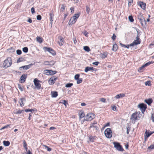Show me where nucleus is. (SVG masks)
Masks as SVG:
<instances>
[{
    "label": "nucleus",
    "mask_w": 154,
    "mask_h": 154,
    "mask_svg": "<svg viewBox=\"0 0 154 154\" xmlns=\"http://www.w3.org/2000/svg\"><path fill=\"white\" fill-rule=\"evenodd\" d=\"M12 64V59L11 57H8L4 61L3 63V67L5 69L10 66Z\"/></svg>",
    "instance_id": "nucleus-1"
},
{
    "label": "nucleus",
    "mask_w": 154,
    "mask_h": 154,
    "mask_svg": "<svg viewBox=\"0 0 154 154\" xmlns=\"http://www.w3.org/2000/svg\"><path fill=\"white\" fill-rule=\"evenodd\" d=\"M80 16L79 14H75L74 15L71 17L69 22V25H72V24L75 23L77 20V19Z\"/></svg>",
    "instance_id": "nucleus-2"
},
{
    "label": "nucleus",
    "mask_w": 154,
    "mask_h": 154,
    "mask_svg": "<svg viewBox=\"0 0 154 154\" xmlns=\"http://www.w3.org/2000/svg\"><path fill=\"white\" fill-rule=\"evenodd\" d=\"M95 117V115L92 113L87 114L84 119L85 121H91Z\"/></svg>",
    "instance_id": "nucleus-3"
},
{
    "label": "nucleus",
    "mask_w": 154,
    "mask_h": 154,
    "mask_svg": "<svg viewBox=\"0 0 154 154\" xmlns=\"http://www.w3.org/2000/svg\"><path fill=\"white\" fill-rule=\"evenodd\" d=\"M104 134L106 137L108 138H110L112 135V132L110 128H106L104 131Z\"/></svg>",
    "instance_id": "nucleus-4"
},
{
    "label": "nucleus",
    "mask_w": 154,
    "mask_h": 154,
    "mask_svg": "<svg viewBox=\"0 0 154 154\" xmlns=\"http://www.w3.org/2000/svg\"><path fill=\"white\" fill-rule=\"evenodd\" d=\"M138 107L140 109L142 113L143 114L147 108V106L146 104L144 103H141L138 105Z\"/></svg>",
    "instance_id": "nucleus-5"
},
{
    "label": "nucleus",
    "mask_w": 154,
    "mask_h": 154,
    "mask_svg": "<svg viewBox=\"0 0 154 154\" xmlns=\"http://www.w3.org/2000/svg\"><path fill=\"white\" fill-rule=\"evenodd\" d=\"M113 144L114 145V147L119 151H122L124 149L120 143L117 142H114Z\"/></svg>",
    "instance_id": "nucleus-6"
},
{
    "label": "nucleus",
    "mask_w": 154,
    "mask_h": 154,
    "mask_svg": "<svg viewBox=\"0 0 154 154\" xmlns=\"http://www.w3.org/2000/svg\"><path fill=\"white\" fill-rule=\"evenodd\" d=\"M41 81L36 78L34 80V84L35 86V88L38 90L40 89L41 88V84L39 83Z\"/></svg>",
    "instance_id": "nucleus-7"
},
{
    "label": "nucleus",
    "mask_w": 154,
    "mask_h": 154,
    "mask_svg": "<svg viewBox=\"0 0 154 154\" xmlns=\"http://www.w3.org/2000/svg\"><path fill=\"white\" fill-rule=\"evenodd\" d=\"M44 50H45V51H46L49 52L52 55H55L56 53L55 51L52 48H48L46 47H45L43 48Z\"/></svg>",
    "instance_id": "nucleus-8"
},
{
    "label": "nucleus",
    "mask_w": 154,
    "mask_h": 154,
    "mask_svg": "<svg viewBox=\"0 0 154 154\" xmlns=\"http://www.w3.org/2000/svg\"><path fill=\"white\" fill-rule=\"evenodd\" d=\"M138 19L139 20L142 26H143L144 24H146V22L144 17L142 15H139L138 17Z\"/></svg>",
    "instance_id": "nucleus-9"
},
{
    "label": "nucleus",
    "mask_w": 154,
    "mask_h": 154,
    "mask_svg": "<svg viewBox=\"0 0 154 154\" xmlns=\"http://www.w3.org/2000/svg\"><path fill=\"white\" fill-rule=\"evenodd\" d=\"M54 11L52 9L50 11L49 14L50 18V23L51 24V26H52V23L53 21V17H54V14H53Z\"/></svg>",
    "instance_id": "nucleus-10"
},
{
    "label": "nucleus",
    "mask_w": 154,
    "mask_h": 154,
    "mask_svg": "<svg viewBox=\"0 0 154 154\" xmlns=\"http://www.w3.org/2000/svg\"><path fill=\"white\" fill-rule=\"evenodd\" d=\"M32 65V64H29L27 65H26V66H22L21 67H20L19 68V69H20V70H22L23 69L27 70V69H29V68H30L31 67V66Z\"/></svg>",
    "instance_id": "nucleus-11"
},
{
    "label": "nucleus",
    "mask_w": 154,
    "mask_h": 154,
    "mask_svg": "<svg viewBox=\"0 0 154 154\" xmlns=\"http://www.w3.org/2000/svg\"><path fill=\"white\" fill-rule=\"evenodd\" d=\"M58 39L59 40L58 42V43L60 46H62L63 44L64 39L63 38L60 36L58 37Z\"/></svg>",
    "instance_id": "nucleus-12"
},
{
    "label": "nucleus",
    "mask_w": 154,
    "mask_h": 154,
    "mask_svg": "<svg viewBox=\"0 0 154 154\" xmlns=\"http://www.w3.org/2000/svg\"><path fill=\"white\" fill-rule=\"evenodd\" d=\"M137 116L136 112L135 113H133L131 115L130 119L132 121H135L137 119Z\"/></svg>",
    "instance_id": "nucleus-13"
},
{
    "label": "nucleus",
    "mask_w": 154,
    "mask_h": 154,
    "mask_svg": "<svg viewBox=\"0 0 154 154\" xmlns=\"http://www.w3.org/2000/svg\"><path fill=\"white\" fill-rule=\"evenodd\" d=\"M137 4L143 9H146V4L143 2L140 1L138 2Z\"/></svg>",
    "instance_id": "nucleus-14"
},
{
    "label": "nucleus",
    "mask_w": 154,
    "mask_h": 154,
    "mask_svg": "<svg viewBox=\"0 0 154 154\" xmlns=\"http://www.w3.org/2000/svg\"><path fill=\"white\" fill-rule=\"evenodd\" d=\"M95 128L96 131H98L99 129V127L97 125V122L93 123L91 124L90 126V128Z\"/></svg>",
    "instance_id": "nucleus-15"
},
{
    "label": "nucleus",
    "mask_w": 154,
    "mask_h": 154,
    "mask_svg": "<svg viewBox=\"0 0 154 154\" xmlns=\"http://www.w3.org/2000/svg\"><path fill=\"white\" fill-rule=\"evenodd\" d=\"M27 77V74H23L20 78V80L21 81V83H23L24 82H25Z\"/></svg>",
    "instance_id": "nucleus-16"
},
{
    "label": "nucleus",
    "mask_w": 154,
    "mask_h": 154,
    "mask_svg": "<svg viewBox=\"0 0 154 154\" xmlns=\"http://www.w3.org/2000/svg\"><path fill=\"white\" fill-rule=\"evenodd\" d=\"M94 69H95L93 67L87 66L85 68L84 71L85 72H87L89 71L93 72L94 70Z\"/></svg>",
    "instance_id": "nucleus-17"
},
{
    "label": "nucleus",
    "mask_w": 154,
    "mask_h": 154,
    "mask_svg": "<svg viewBox=\"0 0 154 154\" xmlns=\"http://www.w3.org/2000/svg\"><path fill=\"white\" fill-rule=\"evenodd\" d=\"M26 99L25 98H21L19 99V102L20 104V106L22 107L24 106V102H26Z\"/></svg>",
    "instance_id": "nucleus-18"
},
{
    "label": "nucleus",
    "mask_w": 154,
    "mask_h": 154,
    "mask_svg": "<svg viewBox=\"0 0 154 154\" xmlns=\"http://www.w3.org/2000/svg\"><path fill=\"white\" fill-rule=\"evenodd\" d=\"M46 73L47 75H52L55 74L57 73L56 71H53L52 70H46Z\"/></svg>",
    "instance_id": "nucleus-19"
},
{
    "label": "nucleus",
    "mask_w": 154,
    "mask_h": 154,
    "mask_svg": "<svg viewBox=\"0 0 154 154\" xmlns=\"http://www.w3.org/2000/svg\"><path fill=\"white\" fill-rule=\"evenodd\" d=\"M144 102L149 105H150L153 101L152 99L149 98L148 99H145Z\"/></svg>",
    "instance_id": "nucleus-20"
},
{
    "label": "nucleus",
    "mask_w": 154,
    "mask_h": 154,
    "mask_svg": "<svg viewBox=\"0 0 154 154\" xmlns=\"http://www.w3.org/2000/svg\"><path fill=\"white\" fill-rule=\"evenodd\" d=\"M57 79V78H51L50 79V84L51 85L54 84Z\"/></svg>",
    "instance_id": "nucleus-21"
},
{
    "label": "nucleus",
    "mask_w": 154,
    "mask_h": 154,
    "mask_svg": "<svg viewBox=\"0 0 154 154\" xmlns=\"http://www.w3.org/2000/svg\"><path fill=\"white\" fill-rule=\"evenodd\" d=\"M118 48V47L117 45L115 43V44L113 45L112 50L114 52H116L117 51Z\"/></svg>",
    "instance_id": "nucleus-22"
},
{
    "label": "nucleus",
    "mask_w": 154,
    "mask_h": 154,
    "mask_svg": "<svg viewBox=\"0 0 154 154\" xmlns=\"http://www.w3.org/2000/svg\"><path fill=\"white\" fill-rule=\"evenodd\" d=\"M51 94L53 97H56L58 96V93L57 91H51Z\"/></svg>",
    "instance_id": "nucleus-23"
},
{
    "label": "nucleus",
    "mask_w": 154,
    "mask_h": 154,
    "mask_svg": "<svg viewBox=\"0 0 154 154\" xmlns=\"http://www.w3.org/2000/svg\"><path fill=\"white\" fill-rule=\"evenodd\" d=\"M15 52V49L13 48L12 47H10L8 49L7 52L9 53H13Z\"/></svg>",
    "instance_id": "nucleus-24"
},
{
    "label": "nucleus",
    "mask_w": 154,
    "mask_h": 154,
    "mask_svg": "<svg viewBox=\"0 0 154 154\" xmlns=\"http://www.w3.org/2000/svg\"><path fill=\"white\" fill-rule=\"evenodd\" d=\"M125 96V94H119L117 95L115 97L116 99H119L120 97H123Z\"/></svg>",
    "instance_id": "nucleus-25"
},
{
    "label": "nucleus",
    "mask_w": 154,
    "mask_h": 154,
    "mask_svg": "<svg viewBox=\"0 0 154 154\" xmlns=\"http://www.w3.org/2000/svg\"><path fill=\"white\" fill-rule=\"evenodd\" d=\"M80 119H82L85 116V114L84 112H80L79 113Z\"/></svg>",
    "instance_id": "nucleus-26"
},
{
    "label": "nucleus",
    "mask_w": 154,
    "mask_h": 154,
    "mask_svg": "<svg viewBox=\"0 0 154 154\" xmlns=\"http://www.w3.org/2000/svg\"><path fill=\"white\" fill-rule=\"evenodd\" d=\"M101 54L102 55L101 58L102 59H104L106 57H107L108 55V52L106 51L105 52H104L103 54Z\"/></svg>",
    "instance_id": "nucleus-27"
},
{
    "label": "nucleus",
    "mask_w": 154,
    "mask_h": 154,
    "mask_svg": "<svg viewBox=\"0 0 154 154\" xmlns=\"http://www.w3.org/2000/svg\"><path fill=\"white\" fill-rule=\"evenodd\" d=\"M154 133V132H148L147 131V130H146V131L145 132V133L146 134V136L147 137H149L151 134H152L153 133Z\"/></svg>",
    "instance_id": "nucleus-28"
},
{
    "label": "nucleus",
    "mask_w": 154,
    "mask_h": 154,
    "mask_svg": "<svg viewBox=\"0 0 154 154\" xmlns=\"http://www.w3.org/2000/svg\"><path fill=\"white\" fill-rule=\"evenodd\" d=\"M43 38L37 36L36 37V40L37 42L39 43H42L43 42Z\"/></svg>",
    "instance_id": "nucleus-29"
},
{
    "label": "nucleus",
    "mask_w": 154,
    "mask_h": 154,
    "mask_svg": "<svg viewBox=\"0 0 154 154\" xmlns=\"http://www.w3.org/2000/svg\"><path fill=\"white\" fill-rule=\"evenodd\" d=\"M3 143L4 146H8L9 145L10 142L8 141L4 140L3 141Z\"/></svg>",
    "instance_id": "nucleus-30"
},
{
    "label": "nucleus",
    "mask_w": 154,
    "mask_h": 154,
    "mask_svg": "<svg viewBox=\"0 0 154 154\" xmlns=\"http://www.w3.org/2000/svg\"><path fill=\"white\" fill-rule=\"evenodd\" d=\"M84 50L88 52L90 51V50L89 47L88 46H85L83 48Z\"/></svg>",
    "instance_id": "nucleus-31"
},
{
    "label": "nucleus",
    "mask_w": 154,
    "mask_h": 154,
    "mask_svg": "<svg viewBox=\"0 0 154 154\" xmlns=\"http://www.w3.org/2000/svg\"><path fill=\"white\" fill-rule=\"evenodd\" d=\"M127 132L126 133L127 134H128L129 133V131L130 130L131 127L129 124H128L126 126Z\"/></svg>",
    "instance_id": "nucleus-32"
},
{
    "label": "nucleus",
    "mask_w": 154,
    "mask_h": 154,
    "mask_svg": "<svg viewBox=\"0 0 154 154\" xmlns=\"http://www.w3.org/2000/svg\"><path fill=\"white\" fill-rule=\"evenodd\" d=\"M35 109H24V111L26 112H32V111H35Z\"/></svg>",
    "instance_id": "nucleus-33"
},
{
    "label": "nucleus",
    "mask_w": 154,
    "mask_h": 154,
    "mask_svg": "<svg viewBox=\"0 0 154 154\" xmlns=\"http://www.w3.org/2000/svg\"><path fill=\"white\" fill-rule=\"evenodd\" d=\"M145 67L144 65H143L141 67L138 69V71L140 72H142L143 71V69Z\"/></svg>",
    "instance_id": "nucleus-34"
},
{
    "label": "nucleus",
    "mask_w": 154,
    "mask_h": 154,
    "mask_svg": "<svg viewBox=\"0 0 154 154\" xmlns=\"http://www.w3.org/2000/svg\"><path fill=\"white\" fill-rule=\"evenodd\" d=\"M153 62H154L153 61H149V62L146 63L144 64V66H145V67H146L147 66H149V65H150V64H152L153 63Z\"/></svg>",
    "instance_id": "nucleus-35"
},
{
    "label": "nucleus",
    "mask_w": 154,
    "mask_h": 154,
    "mask_svg": "<svg viewBox=\"0 0 154 154\" xmlns=\"http://www.w3.org/2000/svg\"><path fill=\"white\" fill-rule=\"evenodd\" d=\"M28 49L27 47H25L23 48V51L25 53H27L28 52Z\"/></svg>",
    "instance_id": "nucleus-36"
},
{
    "label": "nucleus",
    "mask_w": 154,
    "mask_h": 154,
    "mask_svg": "<svg viewBox=\"0 0 154 154\" xmlns=\"http://www.w3.org/2000/svg\"><path fill=\"white\" fill-rule=\"evenodd\" d=\"M23 111H24V109L19 110L16 112H15L14 113L15 114H20Z\"/></svg>",
    "instance_id": "nucleus-37"
},
{
    "label": "nucleus",
    "mask_w": 154,
    "mask_h": 154,
    "mask_svg": "<svg viewBox=\"0 0 154 154\" xmlns=\"http://www.w3.org/2000/svg\"><path fill=\"white\" fill-rule=\"evenodd\" d=\"M23 58L21 57H20L17 60V63H19L20 62L23 61Z\"/></svg>",
    "instance_id": "nucleus-38"
},
{
    "label": "nucleus",
    "mask_w": 154,
    "mask_h": 154,
    "mask_svg": "<svg viewBox=\"0 0 154 154\" xmlns=\"http://www.w3.org/2000/svg\"><path fill=\"white\" fill-rule=\"evenodd\" d=\"M73 85V84L72 83H68L66 85L65 87L67 88H69Z\"/></svg>",
    "instance_id": "nucleus-39"
},
{
    "label": "nucleus",
    "mask_w": 154,
    "mask_h": 154,
    "mask_svg": "<svg viewBox=\"0 0 154 154\" xmlns=\"http://www.w3.org/2000/svg\"><path fill=\"white\" fill-rule=\"evenodd\" d=\"M62 7L60 9V11L61 12H63L65 10V6L63 4L61 5Z\"/></svg>",
    "instance_id": "nucleus-40"
},
{
    "label": "nucleus",
    "mask_w": 154,
    "mask_h": 154,
    "mask_svg": "<svg viewBox=\"0 0 154 154\" xmlns=\"http://www.w3.org/2000/svg\"><path fill=\"white\" fill-rule=\"evenodd\" d=\"M86 12L88 14H89V12L90 11V9L88 5L86 6Z\"/></svg>",
    "instance_id": "nucleus-41"
},
{
    "label": "nucleus",
    "mask_w": 154,
    "mask_h": 154,
    "mask_svg": "<svg viewBox=\"0 0 154 154\" xmlns=\"http://www.w3.org/2000/svg\"><path fill=\"white\" fill-rule=\"evenodd\" d=\"M151 82L150 81H147L145 82V85H148L151 86Z\"/></svg>",
    "instance_id": "nucleus-42"
},
{
    "label": "nucleus",
    "mask_w": 154,
    "mask_h": 154,
    "mask_svg": "<svg viewBox=\"0 0 154 154\" xmlns=\"http://www.w3.org/2000/svg\"><path fill=\"white\" fill-rule=\"evenodd\" d=\"M43 146L45 147V148H47V150L48 151H50L52 150V149L51 148L49 147L48 146H47L46 145H43Z\"/></svg>",
    "instance_id": "nucleus-43"
},
{
    "label": "nucleus",
    "mask_w": 154,
    "mask_h": 154,
    "mask_svg": "<svg viewBox=\"0 0 154 154\" xmlns=\"http://www.w3.org/2000/svg\"><path fill=\"white\" fill-rule=\"evenodd\" d=\"M18 88L21 91H23V88L20 84H18Z\"/></svg>",
    "instance_id": "nucleus-44"
},
{
    "label": "nucleus",
    "mask_w": 154,
    "mask_h": 154,
    "mask_svg": "<svg viewBox=\"0 0 154 154\" xmlns=\"http://www.w3.org/2000/svg\"><path fill=\"white\" fill-rule=\"evenodd\" d=\"M128 19H129V20L131 22H133L134 21V20L133 18V17L131 15L129 16Z\"/></svg>",
    "instance_id": "nucleus-45"
},
{
    "label": "nucleus",
    "mask_w": 154,
    "mask_h": 154,
    "mask_svg": "<svg viewBox=\"0 0 154 154\" xmlns=\"http://www.w3.org/2000/svg\"><path fill=\"white\" fill-rule=\"evenodd\" d=\"M77 84H79L82 82V78H79L78 80H77Z\"/></svg>",
    "instance_id": "nucleus-46"
},
{
    "label": "nucleus",
    "mask_w": 154,
    "mask_h": 154,
    "mask_svg": "<svg viewBox=\"0 0 154 154\" xmlns=\"http://www.w3.org/2000/svg\"><path fill=\"white\" fill-rule=\"evenodd\" d=\"M62 102H60V103H62L65 106H66V104H68L67 101L65 100H62Z\"/></svg>",
    "instance_id": "nucleus-47"
},
{
    "label": "nucleus",
    "mask_w": 154,
    "mask_h": 154,
    "mask_svg": "<svg viewBox=\"0 0 154 154\" xmlns=\"http://www.w3.org/2000/svg\"><path fill=\"white\" fill-rule=\"evenodd\" d=\"M22 52L20 50L18 49L16 51L17 54L18 55H20L22 54Z\"/></svg>",
    "instance_id": "nucleus-48"
},
{
    "label": "nucleus",
    "mask_w": 154,
    "mask_h": 154,
    "mask_svg": "<svg viewBox=\"0 0 154 154\" xmlns=\"http://www.w3.org/2000/svg\"><path fill=\"white\" fill-rule=\"evenodd\" d=\"M95 137L90 136L89 137V140L91 142H93L94 141Z\"/></svg>",
    "instance_id": "nucleus-49"
},
{
    "label": "nucleus",
    "mask_w": 154,
    "mask_h": 154,
    "mask_svg": "<svg viewBox=\"0 0 154 154\" xmlns=\"http://www.w3.org/2000/svg\"><path fill=\"white\" fill-rule=\"evenodd\" d=\"M80 75L79 74H77L75 75L74 77V79L75 80H78L79 78Z\"/></svg>",
    "instance_id": "nucleus-50"
},
{
    "label": "nucleus",
    "mask_w": 154,
    "mask_h": 154,
    "mask_svg": "<svg viewBox=\"0 0 154 154\" xmlns=\"http://www.w3.org/2000/svg\"><path fill=\"white\" fill-rule=\"evenodd\" d=\"M154 149V145H151L149 146L148 147V149Z\"/></svg>",
    "instance_id": "nucleus-51"
},
{
    "label": "nucleus",
    "mask_w": 154,
    "mask_h": 154,
    "mask_svg": "<svg viewBox=\"0 0 154 154\" xmlns=\"http://www.w3.org/2000/svg\"><path fill=\"white\" fill-rule=\"evenodd\" d=\"M55 63V62L54 60H51L50 61L49 66H53Z\"/></svg>",
    "instance_id": "nucleus-52"
},
{
    "label": "nucleus",
    "mask_w": 154,
    "mask_h": 154,
    "mask_svg": "<svg viewBox=\"0 0 154 154\" xmlns=\"http://www.w3.org/2000/svg\"><path fill=\"white\" fill-rule=\"evenodd\" d=\"M23 146L24 148L26 147H27V145L25 140H24L23 141Z\"/></svg>",
    "instance_id": "nucleus-53"
},
{
    "label": "nucleus",
    "mask_w": 154,
    "mask_h": 154,
    "mask_svg": "<svg viewBox=\"0 0 154 154\" xmlns=\"http://www.w3.org/2000/svg\"><path fill=\"white\" fill-rule=\"evenodd\" d=\"M128 5L129 6H131L133 3V0H128Z\"/></svg>",
    "instance_id": "nucleus-54"
},
{
    "label": "nucleus",
    "mask_w": 154,
    "mask_h": 154,
    "mask_svg": "<svg viewBox=\"0 0 154 154\" xmlns=\"http://www.w3.org/2000/svg\"><path fill=\"white\" fill-rule=\"evenodd\" d=\"M50 61H46L44 62V65L47 66H49Z\"/></svg>",
    "instance_id": "nucleus-55"
},
{
    "label": "nucleus",
    "mask_w": 154,
    "mask_h": 154,
    "mask_svg": "<svg viewBox=\"0 0 154 154\" xmlns=\"http://www.w3.org/2000/svg\"><path fill=\"white\" fill-rule=\"evenodd\" d=\"M36 19L38 20H41L42 19V17L40 15H38L36 17Z\"/></svg>",
    "instance_id": "nucleus-56"
},
{
    "label": "nucleus",
    "mask_w": 154,
    "mask_h": 154,
    "mask_svg": "<svg viewBox=\"0 0 154 154\" xmlns=\"http://www.w3.org/2000/svg\"><path fill=\"white\" fill-rule=\"evenodd\" d=\"M31 11L32 14H33L35 13V8L34 7H32L31 8Z\"/></svg>",
    "instance_id": "nucleus-57"
},
{
    "label": "nucleus",
    "mask_w": 154,
    "mask_h": 154,
    "mask_svg": "<svg viewBox=\"0 0 154 154\" xmlns=\"http://www.w3.org/2000/svg\"><path fill=\"white\" fill-rule=\"evenodd\" d=\"M134 42L135 44V45H136L139 44H140V41H138L136 40H135Z\"/></svg>",
    "instance_id": "nucleus-58"
},
{
    "label": "nucleus",
    "mask_w": 154,
    "mask_h": 154,
    "mask_svg": "<svg viewBox=\"0 0 154 154\" xmlns=\"http://www.w3.org/2000/svg\"><path fill=\"white\" fill-rule=\"evenodd\" d=\"M83 33L84 34V35H85V36H86V37H88V33L87 31H84L83 32Z\"/></svg>",
    "instance_id": "nucleus-59"
},
{
    "label": "nucleus",
    "mask_w": 154,
    "mask_h": 154,
    "mask_svg": "<svg viewBox=\"0 0 154 154\" xmlns=\"http://www.w3.org/2000/svg\"><path fill=\"white\" fill-rule=\"evenodd\" d=\"M116 35L115 34H113L112 35V38L113 41H114L116 39Z\"/></svg>",
    "instance_id": "nucleus-60"
},
{
    "label": "nucleus",
    "mask_w": 154,
    "mask_h": 154,
    "mask_svg": "<svg viewBox=\"0 0 154 154\" xmlns=\"http://www.w3.org/2000/svg\"><path fill=\"white\" fill-rule=\"evenodd\" d=\"M9 125H6L4 126V127H2L0 129V130H3L5 128H8L9 126Z\"/></svg>",
    "instance_id": "nucleus-61"
},
{
    "label": "nucleus",
    "mask_w": 154,
    "mask_h": 154,
    "mask_svg": "<svg viewBox=\"0 0 154 154\" xmlns=\"http://www.w3.org/2000/svg\"><path fill=\"white\" fill-rule=\"evenodd\" d=\"M151 119L153 122H154V113L152 114L151 115Z\"/></svg>",
    "instance_id": "nucleus-62"
},
{
    "label": "nucleus",
    "mask_w": 154,
    "mask_h": 154,
    "mask_svg": "<svg viewBox=\"0 0 154 154\" xmlns=\"http://www.w3.org/2000/svg\"><path fill=\"white\" fill-rule=\"evenodd\" d=\"M99 63V62L98 61H96L94 62H93L92 63V64L93 65H94L96 66H97Z\"/></svg>",
    "instance_id": "nucleus-63"
},
{
    "label": "nucleus",
    "mask_w": 154,
    "mask_h": 154,
    "mask_svg": "<svg viewBox=\"0 0 154 154\" xmlns=\"http://www.w3.org/2000/svg\"><path fill=\"white\" fill-rule=\"evenodd\" d=\"M116 108L117 107L116 106H113L112 107V109L114 111H116Z\"/></svg>",
    "instance_id": "nucleus-64"
}]
</instances>
